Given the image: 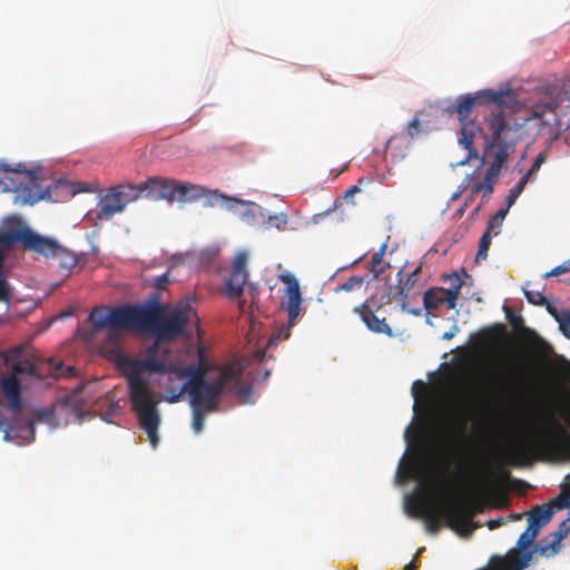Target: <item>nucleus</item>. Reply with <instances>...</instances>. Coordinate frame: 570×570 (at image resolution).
I'll return each instance as SVG.
<instances>
[{
    "label": "nucleus",
    "mask_w": 570,
    "mask_h": 570,
    "mask_svg": "<svg viewBox=\"0 0 570 570\" xmlns=\"http://www.w3.org/2000/svg\"><path fill=\"white\" fill-rule=\"evenodd\" d=\"M157 344L147 348L146 358L139 360L112 348V362L125 379L132 411L137 414L139 426L147 433L153 448H157L158 426L160 423L157 410L163 400L160 393L151 390L147 373H173L187 379L181 386L190 397H220L243 373L238 362L218 365L207 361L202 347H198L197 364L181 365L179 362H166L155 357Z\"/></svg>",
    "instance_id": "obj_1"
},
{
    "label": "nucleus",
    "mask_w": 570,
    "mask_h": 570,
    "mask_svg": "<svg viewBox=\"0 0 570 570\" xmlns=\"http://www.w3.org/2000/svg\"><path fill=\"white\" fill-rule=\"evenodd\" d=\"M196 313L188 304L168 312L159 303L157 295L144 304H124L116 307L98 306L89 314L94 331H108V341L102 348L112 361V348H118L120 331H142L155 335L156 342H170L181 336L188 323L196 318Z\"/></svg>",
    "instance_id": "obj_2"
},
{
    "label": "nucleus",
    "mask_w": 570,
    "mask_h": 570,
    "mask_svg": "<svg viewBox=\"0 0 570 570\" xmlns=\"http://www.w3.org/2000/svg\"><path fill=\"white\" fill-rule=\"evenodd\" d=\"M523 456L539 455L550 460H570V432L553 413H549L527 435L520 448Z\"/></svg>",
    "instance_id": "obj_3"
},
{
    "label": "nucleus",
    "mask_w": 570,
    "mask_h": 570,
    "mask_svg": "<svg viewBox=\"0 0 570 570\" xmlns=\"http://www.w3.org/2000/svg\"><path fill=\"white\" fill-rule=\"evenodd\" d=\"M484 120L491 131V140H487L485 145V155L492 158L484 178L494 184V179L499 176L510 154L514 151L518 141V128L507 121L502 111L492 112Z\"/></svg>",
    "instance_id": "obj_4"
},
{
    "label": "nucleus",
    "mask_w": 570,
    "mask_h": 570,
    "mask_svg": "<svg viewBox=\"0 0 570 570\" xmlns=\"http://www.w3.org/2000/svg\"><path fill=\"white\" fill-rule=\"evenodd\" d=\"M494 104L503 105V95L493 90H484L475 96L462 95L458 98V104L451 106L449 112H455L460 121L459 144L468 150V156L460 164L464 165L472 158H478L479 153L474 146V138L482 135V128L470 119L472 109L475 105Z\"/></svg>",
    "instance_id": "obj_5"
},
{
    "label": "nucleus",
    "mask_w": 570,
    "mask_h": 570,
    "mask_svg": "<svg viewBox=\"0 0 570 570\" xmlns=\"http://www.w3.org/2000/svg\"><path fill=\"white\" fill-rule=\"evenodd\" d=\"M0 188L2 191L14 193V203L33 205L39 200L51 199L50 189L40 185L39 170L27 169L24 164L14 167L0 164Z\"/></svg>",
    "instance_id": "obj_6"
},
{
    "label": "nucleus",
    "mask_w": 570,
    "mask_h": 570,
    "mask_svg": "<svg viewBox=\"0 0 570 570\" xmlns=\"http://www.w3.org/2000/svg\"><path fill=\"white\" fill-rule=\"evenodd\" d=\"M481 509L476 510V512ZM475 511L463 501H452L442 508L432 507L425 515V529L429 533L435 534L440 531L442 523L452 530L463 533L470 531V524Z\"/></svg>",
    "instance_id": "obj_7"
},
{
    "label": "nucleus",
    "mask_w": 570,
    "mask_h": 570,
    "mask_svg": "<svg viewBox=\"0 0 570 570\" xmlns=\"http://www.w3.org/2000/svg\"><path fill=\"white\" fill-rule=\"evenodd\" d=\"M203 196H207V205L214 206L219 204L226 207L228 210L233 212H236L239 207L246 206L247 208L240 213L242 218L247 223H252L255 219V213L252 208H249V206L253 205L252 203L228 197L226 195L219 194L217 190L210 191L197 185L178 181L176 189V199L178 202H196Z\"/></svg>",
    "instance_id": "obj_8"
},
{
    "label": "nucleus",
    "mask_w": 570,
    "mask_h": 570,
    "mask_svg": "<svg viewBox=\"0 0 570 570\" xmlns=\"http://www.w3.org/2000/svg\"><path fill=\"white\" fill-rule=\"evenodd\" d=\"M525 125L535 137L543 138L550 144L557 140L562 131L557 105L552 102L534 105L525 117Z\"/></svg>",
    "instance_id": "obj_9"
},
{
    "label": "nucleus",
    "mask_w": 570,
    "mask_h": 570,
    "mask_svg": "<svg viewBox=\"0 0 570 570\" xmlns=\"http://www.w3.org/2000/svg\"><path fill=\"white\" fill-rule=\"evenodd\" d=\"M28 240L30 252H35L47 259H57L59 267L67 275L79 262V256L76 253L59 244L55 238L42 236L32 230V238Z\"/></svg>",
    "instance_id": "obj_10"
},
{
    "label": "nucleus",
    "mask_w": 570,
    "mask_h": 570,
    "mask_svg": "<svg viewBox=\"0 0 570 570\" xmlns=\"http://www.w3.org/2000/svg\"><path fill=\"white\" fill-rule=\"evenodd\" d=\"M391 302L392 297L372 295L364 303L355 306L353 312L360 316L368 331L393 336V331L387 324L386 317L381 316L382 308Z\"/></svg>",
    "instance_id": "obj_11"
},
{
    "label": "nucleus",
    "mask_w": 570,
    "mask_h": 570,
    "mask_svg": "<svg viewBox=\"0 0 570 570\" xmlns=\"http://www.w3.org/2000/svg\"><path fill=\"white\" fill-rule=\"evenodd\" d=\"M32 238V229L19 216H11L3 220L0 228V269H3L6 252L16 244H21L26 250H30L28 239Z\"/></svg>",
    "instance_id": "obj_12"
},
{
    "label": "nucleus",
    "mask_w": 570,
    "mask_h": 570,
    "mask_svg": "<svg viewBox=\"0 0 570 570\" xmlns=\"http://www.w3.org/2000/svg\"><path fill=\"white\" fill-rule=\"evenodd\" d=\"M139 197L138 185L128 184L112 187L102 197L97 217L99 219H109L114 215L121 213L127 204Z\"/></svg>",
    "instance_id": "obj_13"
},
{
    "label": "nucleus",
    "mask_w": 570,
    "mask_h": 570,
    "mask_svg": "<svg viewBox=\"0 0 570 570\" xmlns=\"http://www.w3.org/2000/svg\"><path fill=\"white\" fill-rule=\"evenodd\" d=\"M279 281L286 285L284 291L285 298L282 302V307L287 312L288 327L281 328L279 333L276 336H273L269 343L274 340H279L282 335H284L285 338L289 336V327L295 324L301 313V305L303 302L298 281L293 274H282L279 276Z\"/></svg>",
    "instance_id": "obj_14"
},
{
    "label": "nucleus",
    "mask_w": 570,
    "mask_h": 570,
    "mask_svg": "<svg viewBox=\"0 0 570 570\" xmlns=\"http://www.w3.org/2000/svg\"><path fill=\"white\" fill-rule=\"evenodd\" d=\"M495 390L503 396L521 399L532 390V382L524 371L509 368L495 382Z\"/></svg>",
    "instance_id": "obj_15"
},
{
    "label": "nucleus",
    "mask_w": 570,
    "mask_h": 570,
    "mask_svg": "<svg viewBox=\"0 0 570 570\" xmlns=\"http://www.w3.org/2000/svg\"><path fill=\"white\" fill-rule=\"evenodd\" d=\"M420 273H421V266H417L411 273H405L404 271H400L397 273V277H399L397 284L391 288L389 295H385V297H392V301H396L400 304L401 309L403 312H407L413 315L421 314L420 308H416V309L407 308L409 299L412 296L413 289L415 288L416 284H417Z\"/></svg>",
    "instance_id": "obj_16"
},
{
    "label": "nucleus",
    "mask_w": 570,
    "mask_h": 570,
    "mask_svg": "<svg viewBox=\"0 0 570 570\" xmlns=\"http://www.w3.org/2000/svg\"><path fill=\"white\" fill-rule=\"evenodd\" d=\"M462 281L459 276H455V282L448 289L444 288H431L428 289L423 295V305L428 311L435 309L439 306L445 304L449 309L456 307V301L462 287Z\"/></svg>",
    "instance_id": "obj_17"
},
{
    "label": "nucleus",
    "mask_w": 570,
    "mask_h": 570,
    "mask_svg": "<svg viewBox=\"0 0 570 570\" xmlns=\"http://www.w3.org/2000/svg\"><path fill=\"white\" fill-rule=\"evenodd\" d=\"M61 364L53 366V360L48 358L46 362H35L31 360H19L12 365V375H27L35 379H43L47 375L57 376Z\"/></svg>",
    "instance_id": "obj_18"
},
{
    "label": "nucleus",
    "mask_w": 570,
    "mask_h": 570,
    "mask_svg": "<svg viewBox=\"0 0 570 570\" xmlns=\"http://www.w3.org/2000/svg\"><path fill=\"white\" fill-rule=\"evenodd\" d=\"M247 259V254L243 252L238 253L234 259L232 273L225 283L226 295L229 298L239 297L244 292L248 281Z\"/></svg>",
    "instance_id": "obj_19"
},
{
    "label": "nucleus",
    "mask_w": 570,
    "mask_h": 570,
    "mask_svg": "<svg viewBox=\"0 0 570 570\" xmlns=\"http://www.w3.org/2000/svg\"><path fill=\"white\" fill-rule=\"evenodd\" d=\"M178 180L161 177H153L138 185L140 195L147 191V196L154 199H166L173 203L176 199Z\"/></svg>",
    "instance_id": "obj_20"
},
{
    "label": "nucleus",
    "mask_w": 570,
    "mask_h": 570,
    "mask_svg": "<svg viewBox=\"0 0 570 570\" xmlns=\"http://www.w3.org/2000/svg\"><path fill=\"white\" fill-rule=\"evenodd\" d=\"M468 414L463 411L455 413L446 423L445 434L451 446L461 449L466 440Z\"/></svg>",
    "instance_id": "obj_21"
},
{
    "label": "nucleus",
    "mask_w": 570,
    "mask_h": 570,
    "mask_svg": "<svg viewBox=\"0 0 570 570\" xmlns=\"http://www.w3.org/2000/svg\"><path fill=\"white\" fill-rule=\"evenodd\" d=\"M219 397H190V407L193 411V430L200 433L205 424L206 413L215 412L218 406Z\"/></svg>",
    "instance_id": "obj_22"
},
{
    "label": "nucleus",
    "mask_w": 570,
    "mask_h": 570,
    "mask_svg": "<svg viewBox=\"0 0 570 570\" xmlns=\"http://www.w3.org/2000/svg\"><path fill=\"white\" fill-rule=\"evenodd\" d=\"M569 532L570 525H568V521L561 522L557 531L550 533L534 546V551L547 558L557 554L561 548V540L566 538Z\"/></svg>",
    "instance_id": "obj_23"
},
{
    "label": "nucleus",
    "mask_w": 570,
    "mask_h": 570,
    "mask_svg": "<svg viewBox=\"0 0 570 570\" xmlns=\"http://www.w3.org/2000/svg\"><path fill=\"white\" fill-rule=\"evenodd\" d=\"M534 553L533 550H521V549H513L511 550L504 558H493L491 562H500L502 561L503 566L502 570H523L527 568L532 559V556ZM535 553H538L535 551Z\"/></svg>",
    "instance_id": "obj_24"
},
{
    "label": "nucleus",
    "mask_w": 570,
    "mask_h": 570,
    "mask_svg": "<svg viewBox=\"0 0 570 570\" xmlns=\"http://www.w3.org/2000/svg\"><path fill=\"white\" fill-rule=\"evenodd\" d=\"M411 140L404 134L393 135L385 144V153L390 154L394 163L406 157Z\"/></svg>",
    "instance_id": "obj_25"
},
{
    "label": "nucleus",
    "mask_w": 570,
    "mask_h": 570,
    "mask_svg": "<svg viewBox=\"0 0 570 570\" xmlns=\"http://www.w3.org/2000/svg\"><path fill=\"white\" fill-rule=\"evenodd\" d=\"M432 508L424 494L410 495L405 501L406 513L412 518H423Z\"/></svg>",
    "instance_id": "obj_26"
},
{
    "label": "nucleus",
    "mask_w": 570,
    "mask_h": 570,
    "mask_svg": "<svg viewBox=\"0 0 570 570\" xmlns=\"http://www.w3.org/2000/svg\"><path fill=\"white\" fill-rule=\"evenodd\" d=\"M553 511L551 507L542 504L532 509L528 517V523L535 529L541 530L552 518Z\"/></svg>",
    "instance_id": "obj_27"
},
{
    "label": "nucleus",
    "mask_w": 570,
    "mask_h": 570,
    "mask_svg": "<svg viewBox=\"0 0 570 570\" xmlns=\"http://www.w3.org/2000/svg\"><path fill=\"white\" fill-rule=\"evenodd\" d=\"M386 247V244H383L380 249L372 255L368 262V271L375 278L384 272L383 257L385 255Z\"/></svg>",
    "instance_id": "obj_28"
},
{
    "label": "nucleus",
    "mask_w": 570,
    "mask_h": 570,
    "mask_svg": "<svg viewBox=\"0 0 570 570\" xmlns=\"http://www.w3.org/2000/svg\"><path fill=\"white\" fill-rule=\"evenodd\" d=\"M540 530L535 529L533 525L528 523L527 529L521 533L518 539V548L521 550H527L534 541Z\"/></svg>",
    "instance_id": "obj_29"
},
{
    "label": "nucleus",
    "mask_w": 570,
    "mask_h": 570,
    "mask_svg": "<svg viewBox=\"0 0 570 570\" xmlns=\"http://www.w3.org/2000/svg\"><path fill=\"white\" fill-rule=\"evenodd\" d=\"M2 389L6 397L17 396L21 394V386L19 379L16 375H9L2 380Z\"/></svg>",
    "instance_id": "obj_30"
},
{
    "label": "nucleus",
    "mask_w": 570,
    "mask_h": 570,
    "mask_svg": "<svg viewBox=\"0 0 570 570\" xmlns=\"http://www.w3.org/2000/svg\"><path fill=\"white\" fill-rule=\"evenodd\" d=\"M471 194H482V198L488 200L493 193V184L485 178L476 180L471 184Z\"/></svg>",
    "instance_id": "obj_31"
},
{
    "label": "nucleus",
    "mask_w": 570,
    "mask_h": 570,
    "mask_svg": "<svg viewBox=\"0 0 570 570\" xmlns=\"http://www.w3.org/2000/svg\"><path fill=\"white\" fill-rule=\"evenodd\" d=\"M548 311L558 321L562 334L570 340V312L558 314L557 311L550 306V304H548Z\"/></svg>",
    "instance_id": "obj_32"
},
{
    "label": "nucleus",
    "mask_w": 570,
    "mask_h": 570,
    "mask_svg": "<svg viewBox=\"0 0 570 570\" xmlns=\"http://www.w3.org/2000/svg\"><path fill=\"white\" fill-rule=\"evenodd\" d=\"M491 239H492L491 230L487 228L480 239L479 248H478V252L475 255V261L487 259Z\"/></svg>",
    "instance_id": "obj_33"
},
{
    "label": "nucleus",
    "mask_w": 570,
    "mask_h": 570,
    "mask_svg": "<svg viewBox=\"0 0 570 570\" xmlns=\"http://www.w3.org/2000/svg\"><path fill=\"white\" fill-rule=\"evenodd\" d=\"M528 183L529 181L524 177H521V179L509 190V195L505 199L508 208L515 203Z\"/></svg>",
    "instance_id": "obj_34"
},
{
    "label": "nucleus",
    "mask_w": 570,
    "mask_h": 570,
    "mask_svg": "<svg viewBox=\"0 0 570 570\" xmlns=\"http://www.w3.org/2000/svg\"><path fill=\"white\" fill-rule=\"evenodd\" d=\"M546 161H547V156H546V154H544V153H540V154L535 157V159H534V161H533V164H532L531 168H530V169H529V170H528V171H527L522 177H524L528 181H534V180H535V178H537V174H538V171L540 170L541 166H542Z\"/></svg>",
    "instance_id": "obj_35"
},
{
    "label": "nucleus",
    "mask_w": 570,
    "mask_h": 570,
    "mask_svg": "<svg viewBox=\"0 0 570 570\" xmlns=\"http://www.w3.org/2000/svg\"><path fill=\"white\" fill-rule=\"evenodd\" d=\"M510 208L505 206L504 208H500L497 214L490 218L488 222L487 228L490 230L498 229L493 233V235H498L500 232V227L502 225L503 219L505 218Z\"/></svg>",
    "instance_id": "obj_36"
},
{
    "label": "nucleus",
    "mask_w": 570,
    "mask_h": 570,
    "mask_svg": "<svg viewBox=\"0 0 570 570\" xmlns=\"http://www.w3.org/2000/svg\"><path fill=\"white\" fill-rule=\"evenodd\" d=\"M11 298V286L7 281L4 269H0V302H9Z\"/></svg>",
    "instance_id": "obj_37"
},
{
    "label": "nucleus",
    "mask_w": 570,
    "mask_h": 570,
    "mask_svg": "<svg viewBox=\"0 0 570 570\" xmlns=\"http://www.w3.org/2000/svg\"><path fill=\"white\" fill-rule=\"evenodd\" d=\"M523 292H524V296L529 303H531L533 305H538V306L548 304L544 295L540 291L523 289Z\"/></svg>",
    "instance_id": "obj_38"
},
{
    "label": "nucleus",
    "mask_w": 570,
    "mask_h": 570,
    "mask_svg": "<svg viewBox=\"0 0 570 570\" xmlns=\"http://www.w3.org/2000/svg\"><path fill=\"white\" fill-rule=\"evenodd\" d=\"M553 505L559 510L570 507V492L567 490V487H561V493L554 499Z\"/></svg>",
    "instance_id": "obj_39"
},
{
    "label": "nucleus",
    "mask_w": 570,
    "mask_h": 570,
    "mask_svg": "<svg viewBox=\"0 0 570 570\" xmlns=\"http://www.w3.org/2000/svg\"><path fill=\"white\" fill-rule=\"evenodd\" d=\"M364 281L361 276H352L343 283L337 291L351 292L356 287H362Z\"/></svg>",
    "instance_id": "obj_40"
},
{
    "label": "nucleus",
    "mask_w": 570,
    "mask_h": 570,
    "mask_svg": "<svg viewBox=\"0 0 570 570\" xmlns=\"http://www.w3.org/2000/svg\"><path fill=\"white\" fill-rule=\"evenodd\" d=\"M421 131V124H420V120L417 117H414L411 119V121L407 124V128H406V137L411 140L414 138V136H416L417 134H420Z\"/></svg>",
    "instance_id": "obj_41"
},
{
    "label": "nucleus",
    "mask_w": 570,
    "mask_h": 570,
    "mask_svg": "<svg viewBox=\"0 0 570 570\" xmlns=\"http://www.w3.org/2000/svg\"><path fill=\"white\" fill-rule=\"evenodd\" d=\"M170 282L171 281L169 277V272H167V273H164L163 275L155 277L153 281V285L158 291H161V289H165L167 287V285L170 284Z\"/></svg>",
    "instance_id": "obj_42"
},
{
    "label": "nucleus",
    "mask_w": 570,
    "mask_h": 570,
    "mask_svg": "<svg viewBox=\"0 0 570 570\" xmlns=\"http://www.w3.org/2000/svg\"><path fill=\"white\" fill-rule=\"evenodd\" d=\"M557 96L560 98V100L570 101V78L564 79L561 82L560 90Z\"/></svg>",
    "instance_id": "obj_43"
},
{
    "label": "nucleus",
    "mask_w": 570,
    "mask_h": 570,
    "mask_svg": "<svg viewBox=\"0 0 570 570\" xmlns=\"http://www.w3.org/2000/svg\"><path fill=\"white\" fill-rule=\"evenodd\" d=\"M239 377H242V375ZM234 387H237V393L244 397L248 396L252 392V389L249 385L240 384V379H238V381L235 384H232L229 386L228 391L233 390ZM225 392H227V390Z\"/></svg>",
    "instance_id": "obj_44"
},
{
    "label": "nucleus",
    "mask_w": 570,
    "mask_h": 570,
    "mask_svg": "<svg viewBox=\"0 0 570 570\" xmlns=\"http://www.w3.org/2000/svg\"><path fill=\"white\" fill-rule=\"evenodd\" d=\"M426 390V384L423 381H415L412 385V393L415 402L419 401L421 393Z\"/></svg>",
    "instance_id": "obj_45"
},
{
    "label": "nucleus",
    "mask_w": 570,
    "mask_h": 570,
    "mask_svg": "<svg viewBox=\"0 0 570 570\" xmlns=\"http://www.w3.org/2000/svg\"><path fill=\"white\" fill-rule=\"evenodd\" d=\"M158 351H159V347L156 350V352L154 354L156 358H161V360H165L166 362H177L176 360H171V350L170 348L161 350L159 355H158Z\"/></svg>",
    "instance_id": "obj_46"
},
{
    "label": "nucleus",
    "mask_w": 570,
    "mask_h": 570,
    "mask_svg": "<svg viewBox=\"0 0 570 570\" xmlns=\"http://www.w3.org/2000/svg\"><path fill=\"white\" fill-rule=\"evenodd\" d=\"M11 409L13 411H18L20 410V406H21V394H17V396H10V397H7Z\"/></svg>",
    "instance_id": "obj_47"
},
{
    "label": "nucleus",
    "mask_w": 570,
    "mask_h": 570,
    "mask_svg": "<svg viewBox=\"0 0 570 570\" xmlns=\"http://www.w3.org/2000/svg\"><path fill=\"white\" fill-rule=\"evenodd\" d=\"M21 353V348L20 347H16L11 351H9L7 354H6V362H10L12 360H16Z\"/></svg>",
    "instance_id": "obj_48"
},
{
    "label": "nucleus",
    "mask_w": 570,
    "mask_h": 570,
    "mask_svg": "<svg viewBox=\"0 0 570 570\" xmlns=\"http://www.w3.org/2000/svg\"><path fill=\"white\" fill-rule=\"evenodd\" d=\"M419 433V430L416 428H413L410 425L405 431V440L407 442H411L412 439Z\"/></svg>",
    "instance_id": "obj_49"
},
{
    "label": "nucleus",
    "mask_w": 570,
    "mask_h": 570,
    "mask_svg": "<svg viewBox=\"0 0 570 570\" xmlns=\"http://www.w3.org/2000/svg\"><path fill=\"white\" fill-rule=\"evenodd\" d=\"M503 524V519L502 518H498V519H494V520H489L487 525L490 530H494L499 527H501Z\"/></svg>",
    "instance_id": "obj_50"
},
{
    "label": "nucleus",
    "mask_w": 570,
    "mask_h": 570,
    "mask_svg": "<svg viewBox=\"0 0 570 570\" xmlns=\"http://www.w3.org/2000/svg\"><path fill=\"white\" fill-rule=\"evenodd\" d=\"M561 417L567 422V424L570 426V406H563L561 412Z\"/></svg>",
    "instance_id": "obj_51"
},
{
    "label": "nucleus",
    "mask_w": 570,
    "mask_h": 570,
    "mask_svg": "<svg viewBox=\"0 0 570 570\" xmlns=\"http://www.w3.org/2000/svg\"><path fill=\"white\" fill-rule=\"evenodd\" d=\"M563 273H564V271H563L562 266L559 265V266L554 267L553 269H551L550 272H548L546 274V277L559 276L560 274H563Z\"/></svg>",
    "instance_id": "obj_52"
},
{
    "label": "nucleus",
    "mask_w": 570,
    "mask_h": 570,
    "mask_svg": "<svg viewBox=\"0 0 570 570\" xmlns=\"http://www.w3.org/2000/svg\"><path fill=\"white\" fill-rule=\"evenodd\" d=\"M185 392H181V390L178 392V393H175L173 392L168 397H167V402L169 403H176L180 400L181 395L184 394Z\"/></svg>",
    "instance_id": "obj_53"
},
{
    "label": "nucleus",
    "mask_w": 570,
    "mask_h": 570,
    "mask_svg": "<svg viewBox=\"0 0 570 570\" xmlns=\"http://www.w3.org/2000/svg\"><path fill=\"white\" fill-rule=\"evenodd\" d=\"M456 332H458V327L453 326V328L451 331L443 333L442 340H446V341L451 340L455 335Z\"/></svg>",
    "instance_id": "obj_54"
},
{
    "label": "nucleus",
    "mask_w": 570,
    "mask_h": 570,
    "mask_svg": "<svg viewBox=\"0 0 570 570\" xmlns=\"http://www.w3.org/2000/svg\"><path fill=\"white\" fill-rule=\"evenodd\" d=\"M505 311H507V315H508V317L510 318V322L512 323V325H513L514 327H518V326H519V324H521V323H522V318H521V317H517L515 320H513V318H511V312H510L507 307H505Z\"/></svg>",
    "instance_id": "obj_55"
},
{
    "label": "nucleus",
    "mask_w": 570,
    "mask_h": 570,
    "mask_svg": "<svg viewBox=\"0 0 570 570\" xmlns=\"http://www.w3.org/2000/svg\"><path fill=\"white\" fill-rule=\"evenodd\" d=\"M561 266H562V268H563L564 273L570 272V259H568V261L563 262V263L561 264Z\"/></svg>",
    "instance_id": "obj_56"
},
{
    "label": "nucleus",
    "mask_w": 570,
    "mask_h": 570,
    "mask_svg": "<svg viewBox=\"0 0 570 570\" xmlns=\"http://www.w3.org/2000/svg\"><path fill=\"white\" fill-rule=\"evenodd\" d=\"M562 487H567V490L570 492V474L564 478V483Z\"/></svg>",
    "instance_id": "obj_57"
},
{
    "label": "nucleus",
    "mask_w": 570,
    "mask_h": 570,
    "mask_svg": "<svg viewBox=\"0 0 570 570\" xmlns=\"http://www.w3.org/2000/svg\"><path fill=\"white\" fill-rule=\"evenodd\" d=\"M416 569V566L414 563V561H411L410 563H407L403 570H415Z\"/></svg>",
    "instance_id": "obj_58"
},
{
    "label": "nucleus",
    "mask_w": 570,
    "mask_h": 570,
    "mask_svg": "<svg viewBox=\"0 0 570 570\" xmlns=\"http://www.w3.org/2000/svg\"><path fill=\"white\" fill-rule=\"evenodd\" d=\"M3 439L7 440V441L11 440V435H10V431L9 430H4Z\"/></svg>",
    "instance_id": "obj_59"
},
{
    "label": "nucleus",
    "mask_w": 570,
    "mask_h": 570,
    "mask_svg": "<svg viewBox=\"0 0 570 570\" xmlns=\"http://www.w3.org/2000/svg\"><path fill=\"white\" fill-rule=\"evenodd\" d=\"M357 190H358V188H357V187H353L352 189H350V190L347 191V194H352V193H355V191H357Z\"/></svg>",
    "instance_id": "obj_60"
},
{
    "label": "nucleus",
    "mask_w": 570,
    "mask_h": 570,
    "mask_svg": "<svg viewBox=\"0 0 570 570\" xmlns=\"http://www.w3.org/2000/svg\"><path fill=\"white\" fill-rule=\"evenodd\" d=\"M29 426H30V430L33 432V424L30 423Z\"/></svg>",
    "instance_id": "obj_61"
},
{
    "label": "nucleus",
    "mask_w": 570,
    "mask_h": 570,
    "mask_svg": "<svg viewBox=\"0 0 570 570\" xmlns=\"http://www.w3.org/2000/svg\"><path fill=\"white\" fill-rule=\"evenodd\" d=\"M3 422L0 420V431L2 430Z\"/></svg>",
    "instance_id": "obj_62"
},
{
    "label": "nucleus",
    "mask_w": 570,
    "mask_h": 570,
    "mask_svg": "<svg viewBox=\"0 0 570 570\" xmlns=\"http://www.w3.org/2000/svg\"><path fill=\"white\" fill-rule=\"evenodd\" d=\"M70 314H71L70 312H66V313L63 314V316H69Z\"/></svg>",
    "instance_id": "obj_63"
}]
</instances>
